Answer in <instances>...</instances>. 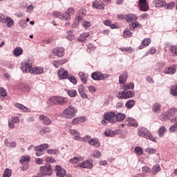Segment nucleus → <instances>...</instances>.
Masks as SVG:
<instances>
[{"label": "nucleus", "instance_id": "nucleus-63", "mask_svg": "<svg viewBox=\"0 0 177 177\" xmlns=\"http://www.w3.org/2000/svg\"><path fill=\"white\" fill-rule=\"evenodd\" d=\"M78 161H80V158L74 157L69 160V162L71 164H77Z\"/></svg>", "mask_w": 177, "mask_h": 177}, {"label": "nucleus", "instance_id": "nucleus-51", "mask_svg": "<svg viewBox=\"0 0 177 177\" xmlns=\"http://www.w3.org/2000/svg\"><path fill=\"white\" fill-rule=\"evenodd\" d=\"M67 34L68 35L66 36V39H68V41H74V39H75V36L74 35V34H73V32H68Z\"/></svg>", "mask_w": 177, "mask_h": 177}, {"label": "nucleus", "instance_id": "nucleus-38", "mask_svg": "<svg viewBox=\"0 0 177 177\" xmlns=\"http://www.w3.org/2000/svg\"><path fill=\"white\" fill-rule=\"evenodd\" d=\"M147 131V129L145 127H139L138 129V136L145 138V136L146 135Z\"/></svg>", "mask_w": 177, "mask_h": 177}, {"label": "nucleus", "instance_id": "nucleus-42", "mask_svg": "<svg viewBox=\"0 0 177 177\" xmlns=\"http://www.w3.org/2000/svg\"><path fill=\"white\" fill-rule=\"evenodd\" d=\"M160 171H161V167H160V165L156 164L152 168V174L154 175L158 174Z\"/></svg>", "mask_w": 177, "mask_h": 177}, {"label": "nucleus", "instance_id": "nucleus-54", "mask_svg": "<svg viewBox=\"0 0 177 177\" xmlns=\"http://www.w3.org/2000/svg\"><path fill=\"white\" fill-rule=\"evenodd\" d=\"M58 151H59V150H57V149H50L46 151V153H48V154L56 156L57 154Z\"/></svg>", "mask_w": 177, "mask_h": 177}, {"label": "nucleus", "instance_id": "nucleus-4", "mask_svg": "<svg viewBox=\"0 0 177 177\" xmlns=\"http://www.w3.org/2000/svg\"><path fill=\"white\" fill-rule=\"evenodd\" d=\"M78 110H77L73 106H69L66 109L62 112V115L64 118L68 120L74 118L77 115Z\"/></svg>", "mask_w": 177, "mask_h": 177}, {"label": "nucleus", "instance_id": "nucleus-57", "mask_svg": "<svg viewBox=\"0 0 177 177\" xmlns=\"http://www.w3.org/2000/svg\"><path fill=\"white\" fill-rule=\"evenodd\" d=\"M0 95L2 97H6L8 96V93H6V89L0 87Z\"/></svg>", "mask_w": 177, "mask_h": 177}, {"label": "nucleus", "instance_id": "nucleus-23", "mask_svg": "<svg viewBox=\"0 0 177 177\" xmlns=\"http://www.w3.org/2000/svg\"><path fill=\"white\" fill-rule=\"evenodd\" d=\"M30 74H35L36 75H41V74H44V67L36 66L32 68Z\"/></svg>", "mask_w": 177, "mask_h": 177}, {"label": "nucleus", "instance_id": "nucleus-25", "mask_svg": "<svg viewBox=\"0 0 177 177\" xmlns=\"http://www.w3.org/2000/svg\"><path fill=\"white\" fill-rule=\"evenodd\" d=\"M150 44H151V39L150 38H145L142 41L141 45L138 47V49H143V48L149 46Z\"/></svg>", "mask_w": 177, "mask_h": 177}, {"label": "nucleus", "instance_id": "nucleus-10", "mask_svg": "<svg viewBox=\"0 0 177 177\" xmlns=\"http://www.w3.org/2000/svg\"><path fill=\"white\" fill-rule=\"evenodd\" d=\"M139 8L142 12H147L149 9L147 5V0H139Z\"/></svg>", "mask_w": 177, "mask_h": 177}, {"label": "nucleus", "instance_id": "nucleus-15", "mask_svg": "<svg viewBox=\"0 0 177 177\" xmlns=\"http://www.w3.org/2000/svg\"><path fill=\"white\" fill-rule=\"evenodd\" d=\"M69 133H71L72 136H74V140L80 141L81 139V133L75 129H69Z\"/></svg>", "mask_w": 177, "mask_h": 177}, {"label": "nucleus", "instance_id": "nucleus-64", "mask_svg": "<svg viewBox=\"0 0 177 177\" xmlns=\"http://www.w3.org/2000/svg\"><path fill=\"white\" fill-rule=\"evenodd\" d=\"M19 27H21V28H26V27H27V23L26 22V20L22 19L19 21Z\"/></svg>", "mask_w": 177, "mask_h": 177}, {"label": "nucleus", "instance_id": "nucleus-55", "mask_svg": "<svg viewBox=\"0 0 177 177\" xmlns=\"http://www.w3.org/2000/svg\"><path fill=\"white\" fill-rule=\"evenodd\" d=\"M21 91H23V92H30V86L28 84H22Z\"/></svg>", "mask_w": 177, "mask_h": 177}, {"label": "nucleus", "instance_id": "nucleus-26", "mask_svg": "<svg viewBox=\"0 0 177 177\" xmlns=\"http://www.w3.org/2000/svg\"><path fill=\"white\" fill-rule=\"evenodd\" d=\"M15 106V107H17V109H19V110H21V111H24V113H30L31 111V109H30V108H28L20 103H16Z\"/></svg>", "mask_w": 177, "mask_h": 177}, {"label": "nucleus", "instance_id": "nucleus-35", "mask_svg": "<svg viewBox=\"0 0 177 177\" xmlns=\"http://www.w3.org/2000/svg\"><path fill=\"white\" fill-rule=\"evenodd\" d=\"M135 104H136L135 100H129L125 103V107L128 110H131V109H133V107L135 106Z\"/></svg>", "mask_w": 177, "mask_h": 177}, {"label": "nucleus", "instance_id": "nucleus-21", "mask_svg": "<svg viewBox=\"0 0 177 177\" xmlns=\"http://www.w3.org/2000/svg\"><path fill=\"white\" fill-rule=\"evenodd\" d=\"M39 120L40 121H42L44 125H50V124H52V120L50 118L45 115H40Z\"/></svg>", "mask_w": 177, "mask_h": 177}, {"label": "nucleus", "instance_id": "nucleus-18", "mask_svg": "<svg viewBox=\"0 0 177 177\" xmlns=\"http://www.w3.org/2000/svg\"><path fill=\"white\" fill-rule=\"evenodd\" d=\"M138 16L134 14H127L125 15V19L126 21L128 23H132V21H136L138 20Z\"/></svg>", "mask_w": 177, "mask_h": 177}, {"label": "nucleus", "instance_id": "nucleus-28", "mask_svg": "<svg viewBox=\"0 0 177 177\" xmlns=\"http://www.w3.org/2000/svg\"><path fill=\"white\" fill-rule=\"evenodd\" d=\"M127 80H128V73L123 72L119 76V84H125V82H127Z\"/></svg>", "mask_w": 177, "mask_h": 177}, {"label": "nucleus", "instance_id": "nucleus-27", "mask_svg": "<svg viewBox=\"0 0 177 177\" xmlns=\"http://www.w3.org/2000/svg\"><path fill=\"white\" fill-rule=\"evenodd\" d=\"M144 138L145 139H148L149 140H151V142H153L154 143H157V140L156 138H154V136H153V134L149 130L145 133Z\"/></svg>", "mask_w": 177, "mask_h": 177}, {"label": "nucleus", "instance_id": "nucleus-40", "mask_svg": "<svg viewBox=\"0 0 177 177\" xmlns=\"http://www.w3.org/2000/svg\"><path fill=\"white\" fill-rule=\"evenodd\" d=\"M171 115L169 111H165L162 113V118L165 121H168V120H171Z\"/></svg>", "mask_w": 177, "mask_h": 177}, {"label": "nucleus", "instance_id": "nucleus-2", "mask_svg": "<svg viewBox=\"0 0 177 177\" xmlns=\"http://www.w3.org/2000/svg\"><path fill=\"white\" fill-rule=\"evenodd\" d=\"M68 102V100L67 98L60 96H52L47 101L49 106H64Z\"/></svg>", "mask_w": 177, "mask_h": 177}, {"label": "nucleus", "instance_id": "nucleus-8", "mask_svg": "<svg viewBox=\"0 0 177 177\" xmlns=\"http://www.w3.org/2000/svg\"><path fill=\"white\" fill-rule=\"evenodd\" d=\"M75 11L73 8H69L65 13L63 14L62 20L66 21V20H70V17L75 15Z\"/></svg>", "mask_w": 177, "mask_h": 177}, {"label": "nucleus", "instance_id": "nucleus-44", "mask_svg": "<svg viewBox=\"0 0 177 177\" xmlns=\"http://www.w3.org/2000/svg\"><path fill=\"white\" fill-rule=\"evenodd\" d=\"M167 132V129L165 128V126H162L158 131V133L160 136V138H161L162 136H164V133H165Z\"/></svg>", "mask_w": 177, "mask_h": 177}, {"label": "nucleus", "instance_id": "nucleus-43", "mask_svg": "<svg viewBox=\"0 0 177 177\" xmlns=\"http://www.w3.org/2000/svg\"><path fill=\"white\" fill-rule=\"evenodd\" d=\"M170 93L173 96H177V84L173 85L170 88Z\"/></svg>", "mask_w": 177, "mask_h": 177}, {"label": "nucleus", "instance_id": "nucleus-36", "mask_svg": "<svg viewBox=\"0 0 177 177\" xmlns=\"http://www.w3.org/2000/svg\"><path fill=\"white\" fill-rule=\"evenodd\" d=\"M123 91H129V89H135V83L133 82H129L126 84H124L123 86Z\"/></svg>", "mask_w": 177, "mask_h": 177}, {"label": "nucleus", "instance_id": "nucleus-56", "mask_svg": "<svg viewBox=\"0 0 177 177\" xmlns=\"http://www.w3.org/2000/svg\"><path fill=\"white\" fill-rule=\"evenodd\" d=\"M3 177H10L12 176V171L9 169H6L4 171V174L3 175Z\"/></svg>", "mask_w": 177, "mask_h": 177}, {"label": "nucleus", "instance_id": "nucleus-48", "mask_svg": "<svg viewBox=\"0 0 177 177\" xmlns=\"http://www.w3.org/2000/svg\"><path fill=\"white\" fill-rule=\"evenodd\" d=\"M92 138L89 135H86L84 137H80L79 141L80 142H86L89 144V141L91 140Z\"/></svg>", "mask_w": 177, "mask_h": 177}, {"label": "nucleus", "instance_id": "nucleus-6", "mask_svg": "<svg viewBox=\"0 0 177 177\" xmlns=\"http://www.w3.org/2000/svg\"><path fill=\"white\" fill-rule=\"evenodd\" d=\"M135 96V91H119L117 95L118 99H131Z\"/></svg>", "mask_w": 177, "mask_h": 177}, {"label": "nucleus", "instance_id": "nucleus-39", "mask_svg": "<svg viewBox=\"0 0 177 177\" xmlns=\"http://www.w3.org/2000/svg\"><path fill=\"white\" fill-rule=\"evenodd\" d=\"M66 93L70 97H75L78 93H77V90L71 89L66 90Z\"/></svg>", "mask_w": 177, "mask_h": 177}, {"label": "nucleus", "instance_id": "nucleus-29", "mask_svg": "<svg viewBox=\"0 0 177 177\" xmlns=\"http://www.w3.org/2000/svg\"><path fill=\"white\" fill-rule=\"evenodd\" d=\"M78 75L83 84L88 82V75L84 72H79Z\"/></svg>", "mask_w": 177, "mask_h": 177}, {"label": "nucleus", "instance_id": "nucleus-33", "mask_svg": "<svg viewBox=\"0 0 177 177\" xmlns=\"http://www.w3.org/2000/svg\"><path fill=\"white\" fill-rule=\"evenodd\" d=\"M3 24H6V27H8V28H10L15 25V21L12 18L8 17L7 19H6V22H3Z\"/></svg>", "mask_w": 177, "mask_h": 177}, {"label": "nucleus", "instance_id": "nucleus-59", "mask_svg": "<svg viewBox=\"0 0 177 177\" xmlns=\"http://www.w3.org/2000/svg\"><path fill=\"white\" fill-rule=\"evenodd\" d=\"M68 81H70V82H71L74 85H77V78L75 76L68 77Z\"/></svg>", "mask_w": 177, "mask_h": 177}, {"label": "nucleus", "instance_id": "nucleus-22", "mask_svg": "<svg viewBox=\"0 0 177 177\" xmlns=\"http://www.w3.org/2000/svg\"><path fill=\"white\" fill-rule=\"evenodd\" d=\"M125 124L128 125L129 127H135L136 128L138 127V122H136V120L131 118H128L125 120Z\"/></svg>", "mask_w": 177, "mask_h": 177}, {"label": "nucleus", "instance_id": "nucleus-45", "mask_svg": "<svg viewBox=\"0 0 177 177\" xmlns=\"http://www.w3.org/2000/svg\"><path fill=\"white\" fill-rule=\"evenodd\" d=\"M30 160V158L29 156L24 155L20 159L21 164H24V162H28Z\"/></svg>", "mask_w": 177, "mask_h": 177}, {"label": "nucleus", "instance_id": "nucleus-5", "mask_svg": "<svg viewBox=\"0 0 177 177\" xmlns=\"http://www.w3.org/2000/svg\"><path fill=\"white\" fill-rule=\"evenodd\" d=\"M110 77V75L106 73H102L100 71H95L91 73V78L94 81H103L107 80Z\"/></svg>", "mask_w": 177, "mask_h": 177}, {"label": "nucleus", "instance_id": "nucleus-60", "mask_svg": "<svg viewBox=\"0 0 177 177\" xmlns=\"http://www.w3.org/2000/svg\"><path fill=\"white\" fill-rule=\"evenodd\" d=\"M165 8L168 10L174 9V8H175V2H170L167 3Z\"/></svg>", "mask_w": 177, "mask_h": 177}, {"label": "nucleus", "instance_id": "nucleus-20", "mask_svg": "<svg viewBox=\"0 0 177 177\" xmlns=\"http://www.w3.org/2000/svg\"><path fill=\"white\" fill-rule=\"evenodd\" d=\"M86 121V118L85 116H80L79 118H75L72 120L73 125H78V124H81L82 122H85Z\"/></svg>", "mask_w": 177, "mask_h": 177}, {"label": "nucleus", "instance_id": "nucleus-24", "mask_svg": "<svg viewBox=\"0 0 177 177\" xmlns=\"http://www.w3.org/2000/svg\"><path fill=\"white\" fill-rule=\"evenodd\" d=\"M48 147H49V145L41 144L40 145H37V146L35 147L34 150H35V151L44 152V151H45V150H46V149H48Z\"/></svg>", "mask_w": 177, "mask_h": 177}, {"label": "nucleus", "instance_id": "nucleus-46", "mask_svg": "<svg viewBox=\"0 0 177 177\" xmlns=\"http://www.w3.org/2000/svg\"><path fill=\"white\" fill-rule=\"evenodd\" d=\"M132 35H133V33L129 29H126L123 32V37L124 38H131Z\"/></svg>", "mask_w": 177, "mask_h": 177}, {"label": "nucleus", "instance_id": "nucleus-58", "mask_svg": "<svg viewBox=\"0 0 177 177\" xmlns=\"http://www.w3.org/2000/svg\"><path fill=\"white\" fill-rule=\"evenodd\" d=\"M8 16H6L5 14L3 13H0V21L1 23H6V19H7Z\"/></svg>", "mask_w": 177, "mask_h": 177}, {"label": "nucleus", "instance_id": "nucleus-14", "mask_svg": "<svg viewBox=\"0 0 177 177\" xmlns=\"http://www.w3.org/2000/svg\"><path fill=\"white\" fill-rule=\"evenodd\" d=\"M165 74H169V75H174L176 73V66L173 65L169 66L164 70Z\"/></svg>", "mask_w": 177, "mask_h": 177}, {"label": "nucleus", "instance_id": "nucleus-1", "mask_svg": "<svg viewBox=\"0 0 177 177\" xmlns=\"http://www.w3.org/2000/svg\"><path fill=\"white\" fill-rule=\"evenodd\" d=\"M104 118L111 124H115L116 122H122L127 118V115L122 113L108 112L104 113Z\"/></svg>", "mask_w": 177, "mask_h": 177}, {"label": "nucleus", "instance_id": "nucleus-62", "mask_svg": "<svg viewBox=\"0 0 177 177\" xmlns=\"http://www.w3.org/2000/svg\"><path fill=\"white\" fill-rule=\"evenodd\" d=\"M10 120L15 124H19V122H20V118L14 116L10 118Z\"/></svg>", "mask_w": 177, "mask_h": 177}, {"label": "nucleus", "instance_id": "nucleus-32", "mask_svg": "<svg viewBox=\"0 0 177 177\" xmlns=\"http://www.w3.org/2000/svg\"><path fill=\"white\" fill-rule=\"evenodd\" d=\"M68 60L67 59H64L62 60H58V61H54L53 63V65L54 66V67H55V68H59V66H63V64H64V63H67Z\"/></svg>", "mask_w": 177, "mask_h": 177}, {"label": "nucleus", "instance_id": "nucleus-19", "mask_svg": "<svg viewBox=\"0 0 177 177\" xmlns=\"http://www.w3.org/2000/svg\"><path fill=\"white\" fill-rule=\"evenodd\" d=\"M161 104L156 102L152 105V111L153 113H155V114H160V113H161Z\"/></svg>", "mask_w": 177, "mask_h": 177}, {"label": "nucleus", "instance_id": "nucleus-16", "mask_svg": "<svg viewBox=\"0 0 177 177\" xmlns=\"http://www.w3.org/2000/svg\"><path fill=\"white\" fill-rule=\"evenodd\" d=\"M86 15V8H82L79 10L77 15V23H80L82 18Z\"/></svg>", "mask_w": 177, "mask_h": 177}, {"label": "nucleus", "instance_id": "nucleus-7", "mask_svg": "<svg viewBox=\"0 0 177 177\" xmlns=\"http://www.w3.org/2000/svg\"><path fill=\"white\" fill-rule=\"evenodd\" d=\"M21 71H23V73H31L32 71V61L31 59H28L22 64Z\"/></svg>", "mask_w": 177, "mask_h": 177}, {"label": "nucleus", "instance_id": "nucleus-12", "mask_svg": "<svg viewBox=\"0 0 177 177\" xmlns=\"http://www.w3.org/2000/svg\"><path fill=\"white\" fill-rule=\"evenodd\" d=\"M59 80H67L68 77V71L64 68H60L57 73Z\"/></svg>", "mask_w": 177, "mask_h": 177}, {"label": "nucleus", "instance_id": "nucleus-52", "mask_svg": "<svg viewBox=\"0 0 177 177\" xmlns=\"http://www.w3.org/2000/svg\"><path fill=\"white\" fill-rule=\"evenodd\" d=\"M134 151L135 153H136V154H138L139 156H142V154H143V149H142V147H136L134 149Z\"/></svg>", "mask_w": 177, "mask_h": 177}, {"label": "nucleus", "instance_id": "nucleus-34", "mask_svg": "<svg viewBox=\"0 0 177 177\" xmlns=\"http://www.w3.org/2000/svg\"><path fill=\"white\" fill-rule=\"evenodd\" d=\"M88 145L94 146V147H100V142H99V139L97 138H91Z\"/></svg>", "mask_w": 177, "mask_h": 177}, {"label": "nucleus", "instance_id": "nucleus-37", "mask_svg": "<svg viewBox=\"0 0 177 177\" xmlns=\"http://www.w3.org/2000/svg\"><path fill=\"white\" fill-rule=\"evenodd\" d=\"M89 37V32H83L80 35V37L77 38V40L80 42H85L86 41V38Z\"/></svg>", "mask_w": 177, "mask_h": 177}, {"label": "nucleus", "instance_id": "nucleus-30", "mask_svg": "<svg viewBox=\"0 0 177 177\" xmlns=\"http://www.w3.org/2000/svg\"><path fill=\"white\" fill-rule=\"evenodd\" d=\"M153 3H155L156 8H164V6H167L165 0H154Z\"/></svg>", "mask_w": 177, "mask_h": 177}, {"label": "nucleus", "instance_id": "nucleus-31", "mask_svg": "<svg viewBox=\"0 0 177 177\" xmlns=\"http://www.w3.org/2000/svg\"><path fill=\"white\" fill-rule=\"evenodd\" d=\"M129 27L131 31H133L135 28H140V27H142V25L140 24L139 22L134 21L133 22L129 24Z\"/></svg>", "mask_w": 177, "mask_h": 177}, {"label": "nucleus", "instance_id": "nucleus-11", "mask_svg": "<svg viewBox=\"0 0 177 177\" xmlns=\"http://www.w3.org/2000/svg\"><path fill=\"white\" fill-rule=\"evenodd\" d=\"M64 48L58 47L53 50V53L55 55V56H57V57H62L64 56Z\"/></svg>", "mask_w": 177, "mask_h": 177}, {"label": "nucleus", "instance_id": "nucleus-9", "mask_svg": "<svg viewBox=\"0 0 177 177\" xmlns=\"http://www.w3.org/2000/svg\"><path fill=\"white\" fill-rule=\"evenodd\" d=\"M77 167H80V168H85L86 169H92V168H93V163L91 162L89 160H87L83 162H80L77 165Z\"/></svg>", "mask_w": 177, "mask_h": 177}, {"label": "nucleus", "instance_id": "nucleus-49", "mask_svg": "<svg viewBox=\"0 0 177 177\" xmlns=\"http://www.w3.org/2000/svg\"><path fill=\"white\" fill-rule=\"evenodd\" d=\"M169 50L173 53V56H177V46H171Z\"/></svg>", "mask_w": 177, "mask_h": 177}, {"label": "nucleus", "instance_id": "nucleus-53", "mask_svg": "<svg viewBox=\"0 0 177 177\" xmlns=\"http://www.w3.org/2000/svg\"><path fill=\"white\" fill-rule=\"evenodd\" d=\"M53 16L54 17H59V19H61V20H63V15H62V12L59 11H54L53 12Z\"/></svg>", "mask_w": 177, "mask_h": 177}, {"label": "nucleus", "instance_id": "nucleus-47", "mask_svg": "<svg viewBox=\"0 0 177 177\" xmlns=\"http://www.w3.org/2000/svg\"><path fill=\"white\" fill-rule=\"evenodd\" d=\"M14 55L15 56H20V55H23V48L21 47L16 48L14 50Z\"/></svg>", "mask_w": 177, "mask_h": 177}, {"label": "nucleus", "instance_id": "nucleus-3", "mask_svg": "<svg viewBox=\"0 0 177 177\" xmlns=\"http://www.w3.org/2000/svg\"><path fill=\"white\" fill-rule=\"evenodd\" d=\"M40 172L37 174L39 177L51 176L53 175V171H52V166L50 164H47L44 166H41Z\"/></svg>", "mask_w": 177, "mask_h": 177}, {"label": "nucleus", "instance_id": "nucleus-41", "mask_svg": "<svg viewBox=\"0 0 177 177\" xmlns=\"http://www.w3.org/2000/svg\"><path fill=\"white\" fill-rule=\"evenodd\" d=\"M104 133L105 136H109L110 138H114L115 136V133L111 129H106Z\"/></svg>", "mask_w": 177, "mask_h": 177}, {"label": "nucleus", "instance_id": "nucleus-61", "mask_svg": "<svg viewBox=\"0 0 177 177\" xmlns=\"http://www.w3.org/2000/svg\"><path fill=\"white\" fill-rule=\"evenodd\" d=\"M142 172H145V174H150L151 172V169L147 166H144L142 168Z\"/></svg>", "mask_w": 177, "mask_h": 177}, {"label": "nucleus", "instance_id": "nucleus-13", "mask_svg": "<svg viewBox=\"0 0 177 177\" xmlns=\"http://www.w3.org/2000/svg\"><path fill=\"white\" fill-rule=\"evenodd\" d=\"M55 171L57 176L59 177H64L66 176V169L62 168V166L60 165H56L55 166Z\"/></svg>", "mask_w": 177, "mask_h": 177}, {"label": "nucleus", "instance_id": "nucleus-17", "mask_svg": "<svg viewBox=\"0 0 177 177\" xmlns=\"http://www.w3.org/2000/svg\"><path fill=\"white\" fill-rule=\"evenodd\" d=\"M93 8L95 9H100L103 10L104 9V3L99 0L94 1L92 3Z\"/></svg>", "mask_w": 177, "mask_h": 177}, {"label": "nucleus", "instance_id": "nucleus-50", "mask_svg": "<svg viewBox=\"0 0 177 177\" xmlns=\"http://www.w3.org/2000/svg\"><path fill=\"white\" fill-rule=\"evenodd\" d=\"M145 151L148 154H156L157 150L154 148H147L145 149Z\"/></svg>", "mask_w": 177, "mask_h": 177}]
</instances>
